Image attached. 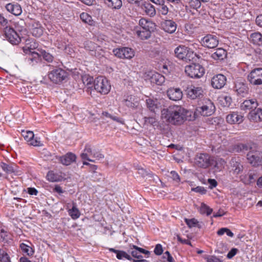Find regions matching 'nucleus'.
<instances>
[{"label": "nucleus", "mask_w": 262, "mask_h": 262, "mask_svg": "<svg viewBox=\"0 0 262 262\" xmlns=\"http://www.w3.org/2000/svg\"><path fill=\"white\" fill-rule=\"evenodd\" d=\"M191 113L180 105L170 106L162 111V118L172 124H181Z\"/></svg>", "instance_id": "1"}, {"label": "nucleus", "mask_w": 262, "mask_h": 262, "mask_svg": "<svg viewBox=\"0 0 262 262\" xmlns=\"http://www.w3.org/2000/svg\"><path fill=\"white\" fill-rule=\"evenodd\" d=\"M215 110V107L213 103L210 99H205L190 113H193L192 118L194 120L200 116H210L214 113Z\"/></svg>", "instance_id": "2"}, {"label": "nucleus", "mask_w": 262, "mask_h": 262, "mask_svg": "<svg viewBox=\"0 0 262 262\" xmlns=\"http://www.w3.org/2000/svg\"><path fill=\"white\" fill-rule=\"evenodd\" d=\"M93 89L94 91L102 95H106L109 93L111 90V86L108 80L104 77L98 76L94 81Z\"/></svg>", "instance_id": "3"}, {"label": "nucleus", "mask_w": 262, "mask_h": 262, "mask_svg": "<svg viewBox=\"0 0 262 262\" xmlns=\"http://www.w3.org/2000/svg\"><path fill=\"white\" fill-rule=\"evenodd\" d=\"M185 72L192 78H200L205 74V69L199 63H192L185 67Z\"/></svg>", "instance_id": "4"}, {"label": "nucleus", "mask_w": 262, "mask_h": 262, "mask_svg": "<svg viewBox=\"0 0 262 262\" xmlns=\"http://www.w3.org/2000/svg\"><path fill=\"white\" fill-rule=\"evenodd\" d=\"M174 56L179 59L187 62L193 58V52L188 47L180 45L174 50Z\"/></svg>", "instance_id": "5"}, {"label": "nucleus", "mask_w": 262, "mask_h": 262, "mask_svg": "<svg viewBox=\"0 0 262 262\" xmlns=\"http://www.w3.org/2000/svg\"><path fill=\"white\" fill-rule=\"evenodd\" d=\"M114 55L117 58L123 59H131L134 56L135 52L129 47H120L114 49L112 51Z\"/></svg>", "instance_id": "6"}, {"label": "nucleus", "mask_w": 262, "mask_h": 262, "mask_svg": "<svg viewBox=\"0 0 262 262\" xmlns=\"http://www.w3.org/2000/svg\"><path fill=\"white\" fill-rule=\"evenodd\" d=\"M68 77L67 73L63 70L58 68L50 72L48 77L51 81L56 84L60 83Z\"/></svg>", "instance_id": "7"}, {"label": "nucleus", "mask_w": 262, "mask_h": 262, "mask_svg": "<svg viewBox=\"0 0 262 262\" xmlns=\"http://www.w3.org/2000/svg\"><path fill=\"white\" fill-rule=\"evenodd\" d=\"M213 160L207 154H199L194 159L195 164L201 168H206L213 164Z\"/></svg>", "instance_id": "8"}, {"label": "nucleus", "mask_w": 262, "mask_h": 262, "mask_svg": "<svg viewBox=\"0 0 262 262\" xmlns=\"http://www.w3.org/2000/svg\"><path fill=\"white\" fill-rule=\"evenodd\" d=\"M250 83L254 85L262 84V68L252 70L247 77Z\"/></svg>", "instance_id": "9"}, {"label": "nucleus", "mask_w": 262, "mask_h": 262, "mask_svg": "<svg viewBox=\"0 0 262 262\" xmlns=\"http://www.w3.org/2000/svg\"><path fill=\"white\" fill-rule=\"evenodd\" d=\"M247 158L251 165L257 166L262 164V152L253 149L247 153Z\"/></svg>", "instance_id": "10"}, {"label": "nucleus", "mask_w": 262, "mask_h": 262, "mask_svg": "<svg viewBox=\"0 0 262 262\" xmlns=\"http://www.w3.org/2000/svg\"><path fill=\"white\" fill-rule=\"evenodd\" d=\"M200 43L204 47L213 49L217 46L219 38L215 35L209 34L201 38Z\"/></svg>", "instance_id": "11"}, {"label": "nucleus", "mask_w": 262, "mask_h": 262, "mask_svg": "<svg viewBox=\"0 0 262 262\" xmlns=\"http://www.w3.org/2000/svg\"><path fill=\"white\" fill-rule=\"evenodd\" d=\"M187 97L191 99H195L203 95V90L201 87H195L190 84L183 86Z\"/></svg>", "instance_id": "12"}, {"label": "nucleus", "mask_w": 262, "mask_h": 262, "mask_svg": "<svg viewBox=\"0 0 262 262\" xmlns=\"http://www.w3.org/2000/svg\"><path fill=\"white\" fill-rule=\"evenodd\" d=\"M84 152H83V165L90 166L91 171L95 172V170L97 168V166L94 164H90L89 162L83 161V160H86L88 161L95 162V160L89 158V156H92L93 151L92 149L91 145L89 144H86L84 149Z\"/></svg>", "instance_id": "13"}, {"label": "nucleus", "mask_w": 262, "mask_h": 262, "mask_svg": "<svg viewBox=\"0 0 262 262\" xmlns=\"http://www.w3.org/2000/svg\"><path fill=\"white\" fill-rule=\"evenodd\" d=\"M94 81L93 77L87 74L83 75V84L84 85L83 91H85L88 95L92 96L95 95V91L93 89Z\"/></svg>", "instance_id": "14"}, {"label": "nucleus", "mask_w": 262, "mask_h": 262, "mask_svg": "<svg viewBox=\"0 0 262 262\" xmlns=\"http://www.w3.org/2000/svg\"><path fill=\"white\" fill-rule=\"evenodd\" d=\"M5 34L6 39L12 45H17L21 41L20 37L13 28L6 27Z\"/></svg>", "instance_id": "15"}, {"label": "nucleus", "mask_w": 262, "mask_h": 262, "mask_svg": "<svg viewBox=\"0 0 262 262\" xmlns=\"http://www.w3.org/2000/svg\"><path fill=\"white\" fill-rule=\"evenodd\" d=\"M145 77L147 80H149L151 83L158 85H162L165 80V78L164 76L154 71L148 72L146 74Z\"/></svg>", "instance_id": "16"}, {"label": "nucleus", "mask_w": 262, "mask_h": 262, "mask_svg": "<svg viewBox=\"0 0 262 262\" xmlns=\"http://www.w3.org/2000/svg\"><path fill=\"white\" fill-rule=\"evenodd\" d=\"M160 25L161 28L163 30L170 34L174 33L177 28V25L176 22L170 18L163 19Z\"/></svg>", "instance_id": "17"}, {"label": "nucleus", "mask_w": 262, "mask_h": 262, "mask_svg": "<svg viewBox=\"0 0 262 262\" xmlns=\"http://www.w3.org/2000/svg\"><path fill=\"white\" fill-rule=\"evenodd\" d=\"M227 78L223 74H216L211 79V84L212 86L215 89H221L225 85Z\"/></svg>", "instance_id": "18"}, {"label": "nucleus", "mask_w": 262, "mask_h": 262, "mask_svg": "<svg viewBox=\"0 0 262 262\" xmlns=\"http://www.w3.org/2000/svg\"><path fill=\"white\" fill-rule=\"evenodd\" d=\"M237 95L241 97H245L249 93V87L245 81H237L234 87Z\"/></svg>", "instance_id": "19"}, {"label": "nucleus", "mask_w": 262, "mask_h": 262, "mask_svg": "<svg viewBox=\"0 0 262 262\" xmlns=\"http://www.w3.org/2000/svg\"><path fill=\"white\" fill-rule=\"evenodd\" d=\"M142 12L145 15L153 17L156 14V10L154 5L149 2L143 0L140 8Z\"/></svg>", "instance_id": "20"}, {"label": "nucleus", "mask_w": 262, "mask_h": 262, "mask_svg": "<svg viewBox=\"0 0 262 262\" xmlns=\"http://www.w3.org/2000/svg\"><path fill=\"white\" fill-rule=\"evenodd\" d=\"M30 30L32 35L39 37L43 33L44 28L39 21L34 20L30 24Z\"/></svg>", "instance_id": "21"}, {"label": "nucleus", "mask_w": 262, "mask_h": 262, "mask_svg": "<svg viewBox=\"0 0 262 262\" xmlns=\"http://www.w3.org/2000/svg\"><path fill=\"white\" fill-rule=\"evenodd\" d=\"M167 95L169 99L178 101L182 99L183 93L180 88H170L167 91Z\"/></svg>", "instance_id": "22"}, {"label": "nucleus", "mask_w": 262, "mask_h": 262, "mask_svg": "<svg viewBox=\"0 0 262 262\" xmlns=\"http://www.w3.org/2000/svg\"><path fill=\"white\" fill-rule=\"evenodd\" d=\"M139 25L140 27L139 29L143 30H150V31H154L155 29L156 25L151 20L142 17L139 21Z\"/></svg>", "instance_id": "23"}, {"label": "nucleus", "mask_w": 262, "mask_h": 262, "mask_svg": "<svg viewBox=\"0 0 262 262\" xmlns=\"http://www.w3.org/2000/svg\"><path fill=\"white\" fill-rule=\"evenodd\" d=\"M258 103L255 99L245 100L241 105V109L244 111L256 110Z\"/></svg>", "instance_id": "24"}, {"label": "nucleus", "mask_w": 262, "mask_h": 262, "mask_svg": "<svg viewBox=\"0 0 262 262\" xmlns=\"http://www.w3.org/2000/svg\"><path fill=\"white\" fill-rule=\"evenodd\" d=\"M230 165L234 173L238 174L243 170V166L240 160L236 158H232L230 161Z\"/></svg>", "instance_id": "25"}, {"label": "nucleus", "mask_w": 262, "mask_h": 262, "mask_svg": "<svg viewBox=\"0 0 262 262\" xmlns=\"http://www.w3.org/2000/svg\"><path fill=\"white\" fill-rule=\"evenodd\" d=\"M135 33L138 38L142 40L147 39L151 36V32L150 30H143L139 29V27L137 26L134 29Z\"/></svg>", "instance_id": "26"}, {"label": "nucleus", "mask_w": 262, "mask_h": 262, "mask_svg": "<svg viewBox=\"0 0 262 262\" xmlns=\"http://www.w3.org/2000/svg\"><path fill=\"white\" fill-rule=\"evenodd\" d=\"M7 10L14 15H19L22 13V9L20 6L18 4L9 3L6 5Z\"/></svg>", "instance_id": "27"}, {"label": "nucleus", "mask_w": 262, "mask_h": 262, "mask_svg": "<svg viewBox=\"0 0 262 262\" xmlns=\"http://www.w3.org/2000/svg\"><path fill=\"white\" fill-rule=\"evenodd\" d=\"M226 121L230 124L240 123L243 121V117L238 115L237 113H233L228 115L226 117Z\"/></svg>", "instance_id": "28"}, {"label": "nucleus", "mask_w": 262, "mask_h": 262, "mask_svg": "<svg viewBox=\"0 0 262 262\" xmlns=\"http://www.w3.org/2000/svg\"><path fill=\"white\" fill-rule=\"evenodd\" d=\"M123 103L128 107L135 108L137 107L139 104L138 99L134 95L128 96L124 99Z\"/></svg>", "instance_id": "29"}, {"label": "nucleus", "mask_w": 262, "mask_h": 262, "mask_svg": "<svg viewBox=\"0 0 262 262\" xmlns=\"http://www.w3.org/2000/svg\"><path fill=\"white\" fill-rule=\"evenodd\" d=\"M107 249L110 252L116 253V257L119 260L122 259L123 258L130 261L133 260V258L124 251L116 250L112 248H107Z\"/></svg>", "instance_id": "30"}, {"label": "nucleus", "mask_w": 262, "mask_h": 262, "mask_svg": "<svg viewBox=\"0 0 262 262\" xmlns=\"http://www.w3.org/2000/svg\"><path fill=\"white\" fill-rule=\"evenodd\" d=\"M227 51L222 48H217L211 54V57L214 60H222L226 58Z\"/></svg>", "instance_id": "31"}, {"label": "nucleus", "mask_w": 262, "mask_h": 262, "mask_svg": "<svg viewBox=\"0 0 262 262\" xmlns=\"http://www.w3.org/2000/svg\"><path fill=\"white\" fill-rule=\"evenodd\" d=\"M105 5L109 8L119 10L122 6V0H103Z\"/></svg>", "instance_id": "32"}, {"label": "nucleus", "mask_w": 262, "mask_h": 262, "mask_svg": "<svg viewBox=\"0 0 262 262\" xmlns=\"http://www.w3.org/2000/svg\"><path fill=\"white\" fill-rule=\"evenodd\" d=\"M76 156L71 152L68 153L64 156L61 157L60 160L61 163L66 165H70L76 160Z\"/></svg>", "instance_id": "33"}, {"label": "nucleus", "mask_w": 262, "mask_h": 262, "mask_svg": "<svg viewBox=\"0 0 262 262\" xmlns=\"http://www.w3.org/2000/svg\"><path fill=\"white\" fill-rule=\"evenodd\" d=\"M99 47L97 44L90 40H86L84 41V48L86 50L89 51L91 52V55L97 56L96 53V49Z\"/></svg>", "instance_id": "34"}, {"label": "nucleus", "mask_w": 262, "mask_h": 262, "mask_svg": "<svg viewBox=\"0 0 262 262\" xmlns=\"http://www.w3.org/2000/svg\"><path fill=\"white\" fill-rule=\"evenodd\" d=\"M249 116L250 120H253L255 121H262V109L258 108L256 110L251 111Z\"/></svg>", "instance_id": "35"}, {"label": "nucleus", "mask_w": 262, "mask_h": 262, "mask_svg": "<svg viewBox=\"0 0 262 262\" xmlns=\"http://www.w3.org/2000/svg\"><path fill=\"white\" fill-rule=\"evenodd\" d=\"M251 42L258 46H262V34L259 32L252 33L250 35Z\"/></svg>", "instance_id": "36"}, {"label": "nucleus", "mask_w": 262, "mask_h": 262, "mask_svg": "<svg viewBox=\"0 0 262 262\" xmlns=\"http://www.w3.org/2000/svg\"><path fill=\"white\" fill-rule=\"evenodd\" d=\"M47 179L50 182H58L61 181L63 179V177L61 174H56L53 171H50L47 174Z\"/></svg>", "instance_id": "37"}, {"label": "nucleus", "mask_w": 262, "mask_h": 262, "mask_svg": "<svg viewBox=\"0 0 262 262\" xmlns=\"http://www.w3.org/2000/svg\"><path fill=\"white\" fill-rule=\"evenodd\" d=\"M19 248L24 254L28 256H31L34 253L33 249L25 243H21L19 245Z\"/></svg>", "instance_id": "38"}, {"label": "nucleus", "mask_w": 262, "mask_h": 262, "mask_svg": "<svg viewBox=\"0 0 262 262\" xmlns=\"http://www.w3.org/2000/svg\"><path fill=\"white\" fill-rule=\"evenodd\" d=\"M39 60V54L35 52L32 53V57H29L27 59V62L29 64L34 66L38 62Z\"/></svg>", "instance_id": "39"}, {"label": "nucleus", "mask_w": 262, "mask_h": 262, "mask_svg": "<svg viewBox=\"0 0 262 262\" xmlns=\"http://www.w3.org/2000/svg\"><path fill=\"white\" fill-rule=\"evenodd\" d=\"M159 13L163 15L166 16L167 15L169 16L170 14H168V12H169V8L167 5L165 4V2L162 3L161 5L159 6V8L158 9Z\"/></svg>", "instance_id": "40"}, {"label": "nucleus", "mask_w": 262, "mask_h": 262, "mask_svg": "<svg viewBox=\"0 0 262 262\" xmlns=\"http://www.w3.org/2000/svg\"><path fill=\"white\" fill-rule=\"evenodd\" d=\"M212 209L210 208L208 206L202 203L201 204L200 208V212L201 214H206L207 216L210 215L212 212Z\"/></svg>", "instance_id": "41"}, {"label": "nucleus", "mask_w": 262, "mask_h": 262, "mask_svg": "<svg viewBox=\"0 0 262 262\" xmlns=\"http://www.w3.org/2000/svg\"><path fill=\"white\" fill-rule=\"evenodd\" d=\"M254 144L252 142H247L246 143H241L242 153L245 154L252 150L253 148Z\"/></svg>", "instance_id": "42"}, {"label": "nucleus", "mask_w": 262, "mask_h": 262, "mask_svg": "<svg viewBox=\"0 0 262 262\" xmlns=\"http://www.w3.org/2000/svg\"><path fill=\"white\" fill-rule=\"evenodd\" d=\"M83 23L88 24L90 26H94L95 24V21L92 19V16L84 12H83Z\"/></svg>", "instance_id": "43"}, {"label": "nucleus", "mask_w": 262, "mask_h": 262, "mask_svg": "<svg viewBox=\"0 0 262 262\" xmlns=\"http://www.w3.org/2000/svg\"><path fill=\"white\" fill-rule=\"evenodd\" d=\"M69 213L73 219H76L80 215V213L78 209L74 206L72 209H69Z\"/></svg>", "instance_id": "44"}, {"label": "nucleus", "mask_w": 262, "mask_h": 262, "mask_svg": "<svg viewBox=\"0 0 262 262\" xmlns=\"http://www.w3.org/2000/svg\"><path fill=\"white\" fill-rule=\"evenodd\" d=\"M147 107L151 112H155V109L157 108L155 101L151 99H147L146 101Z\"/></svg>", "instance_id": "45"}, {"label": "nucleus", "mask_w": 262, "mask_h": 262, "mask_svg": "<svg viewBox=\"0 0 262 262\" xmlns=\"http://www.w3.org/2000/svg\"><path fill=\"white\" fill-rule=\"evenodd\" d=\"M189 5L191 8L198 10L201 6V1L200 0H190Z\"/></svg>", "instance_id": "46"}, {"label": "nucleus", "mask_w": 262, "mask_h": 262, "mask_svg": "<svg viewBox=\"0 0 262 262\" xmlns=\"http://www.w3.org/2000/svg\"><path fill=\"white\" fill-rule=\"evenodd\" d=\"M23 135L27 142H30L34 137V133L32 131L24 132Z\"/></svg>", "instance_id": "47"}, {"label": "nucleus", "mask_w": 262, "mask_h": 262, "mask_svg": "<svg viewBox=\"0 0 262 262\" xmlns=\"http://www.w3.org/2000/svg\"><path fill=\"white\" fill-rule=\"evenodd\" d=\"M197 220L195 218H192L191 219H185V222L188 226L189 228H191L192 227H195V225L197 223Z\"/></svg>", "instance_id": "48"}, {"label": "nucleus", "mask_w": 262, "mask_h": 262, "mask_svg": "<svg viewBox=\"0 0 262 262\" xmlns=\"http://www.w3.org/2000/svg\"><path fill=\"white\" fill-rule=\"evenodd\" d=\"M41 54L43 58L48 62H52L53 60V56L49 53L45 51H42Z\"/></svg>", "instance_id": "49"}, {"label": "nucleus", "mask_w": 262, "mask_h": 262, "mask_svg": "<svg viewBox=\"0 0 262 262\" xmlns=\"http://www.w3.org/2000/svg\"><path fill=\"white\" fill-rule=\"evenodd\" d=\"M143 119L145 123L146 124L155 125L157 122L156 119L153 117H144Z\"/></svg>", "instance_id": "50"}, {"label": "nucleus", "mask_w": 262, "mask_h": 262, "mask_svg": "<svg viewBox=\"0 0 262 262\" xmlns=\"http://www.w3.org/2000/svg\"><path fill=\"white\" fill-rule=\"evenodd\" d=\"M1 166L3 170L7 172V173H11L13 171V168L12 167L10 166L9 165L5 163H2L1 164Z\"/></svg>", "instance_id": "51"}, {"label": "nucleus", "mask_w": 262, "mask_h": 262, "mask_svg": "<svg viewBox=\"0 0 262 262\" xmlns=\"http://www.w3.org/2000/svg\"><path fill=\"white\" fill-rule=\"evenodd\" d=\"M191 190L195 192L200 193L202 194H204L207 192V190L202 186H197L194 188H192Z\"/></svg>", "instance_id": "52"}, {"label": "nucleus", "mask_w": 262, "mask_h": 262, "mask_svg": "<svg viewBox=\"0 0 262 262\" xmlns=\"http://www.w3.org/2000/svg\"><path fill=\"white\" fill-rule=\"evenodd\" d=\"M163 252L162 246L161 244H157L154 249V253L157 255H160Z\"/></svg>", "instance_id": "53"}, {"label": "nucleus", "mask_w": 262, "mask_h": 262, "mask_svg": "<svg viewBox=\"0 0 262 262\" xmlns=\"http://www.w3.org/2000/svg\"><path fill=\"white\" fill-rule=\"evenodd\" d=\"M0 261L1 262H11L9 255L6 252L0 254Z\"/></svg>", "instance_id": "54"}, {"label": "nucleus", "mask_w": 262, "mask_h": 262, "mask_svg": "<svg viewBox=\"0 0 262 262\" xmlns=\"http://www.w3.org/2000/svg\"><path fill=\"white\" fill-rule=\"evenodd\" d=\"M171 178L172 180L177 183H179L181 181L180 177L179 174L174 170L170 172Z\"/></svg>", "instance_id": "55"}, {"label": "nucleus", "mask_w": 262, "mask_h": 262, "mask_svg": "<svg viewBox=\"0 0 262 262\" xmlns=\"http://www.w3.org/2000/svg\"><path fill=\"white\" fill-rule=\"evenodd\" d=\"M8 233L4 229L0 230V239L3 242L8 241Z\"/></svg>", "instance_id": "56"}, {"label": "nucleus", "mask_w": 262, "mask_h": 262, "mask_svg": "<svg viewBox=\"0 0 262 262\" xmlns=\"http://www.w3.org/2000/svg\"><path fill=\"white\" fill-rule=\"evenodd\" d=\"M30 144L34 146H40L42 145L40 139L37 137L32 138Z\"/></svg>", "instance_id": "57"}, {"label": "nucleus", "mask_w": 262, "mask_h": 262, "mask_svg": "<svg viewBox=\"0 0 262 262\" xmlns=\"http://www.w3.org/2000/svg\"><path fill=\"white\" fill-rule=\"evenodd\" d=\"M238 252V249L235 248H232L230 251L228 253L227 255V257L228 259H231L233 257H234Z\"/></svg>", "instance_id": "58"}, {"label": "nucleus", "mask_w": 262, "mask_h": 262, "mask_svg": "<svg viewBox=\"0 0 262 262\" xmlns=\"http://www.w3.org/2000/svg\"><path fill=\"white\" fill-rule=\"evenodd\" d=\"M131 250V251L129 250L128 252L132 254L133 257L138 259H140L143 257L142 255L139 254V252L137 250V249Z\"/></svg>", "instance_id": "59"}, {"label": "nucleus", "mask_w": 262, "mask_h": 262, "mask_svg": "<svg viewBox=\"0 0 262 262\" xmlns=\"http://www.w3.org/2000/svg\"><path fill=\"white\" fill-rule=\"evenodd\" d=\"M207 262H222V260L215 256H208L206 258Z\"/></svg>", "instance_id": "60"}, {"label": "nucleus", "mask_w": 262, "mask_h": 262, "mask_svg": "<svg viewBox=\"0 0 262 262\" xmlns=\"http://www.w3.org/2000/svg\"><path fill=\"white\" fill-rule=\"evenodd\" d=\"M92 157L96 158L97 160H100L103 159L104 157L102 154L97 151H93Z\"/></svg>", "instance_id": "61"}, {"label": "nucleus", "mask_w": 262, "mask_h": 262, "mask_svg": "<svg viewBox=\"0 0 262 262\" xmlns=\"http://www.w3.org/2000/svg\"><path fill=\"white\" fill-rule=\"evenodd\" d=\"M232 151L239 154L242 153L241 143L235 144L232 147Z\"/></svg>", "instance_id": "62"}, {"label": "nucleus", "mask_w": 262, "mask_h": 262, "mask_svg": "<svg viewBox=\"0 0 262 262\" xmlns=\"http://www.w3.org/2000/svg\"><path fill=\"white\" fill-rule=\"evenodd\" d=\"M225 102H224V105L225 106L229 107L231 104L232 99L229 96H225L223 98Z\"/></svg>", "instance_id": "63"}, {"label": "nucleus", "mask_w": 262, "mask_h": 262, "mask_svg": "<svg viewBox=\"0 0 262 262\" xmlns=\"http://www.w3.org/2000/svg\"><path fill=\"white\" fill-rule=\"evenodd\" d=\"M255 24L259 27L262 28V14H260L256 17Z\"/></svg>", "instance_id": "64"}]
</instances>
